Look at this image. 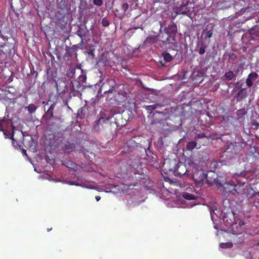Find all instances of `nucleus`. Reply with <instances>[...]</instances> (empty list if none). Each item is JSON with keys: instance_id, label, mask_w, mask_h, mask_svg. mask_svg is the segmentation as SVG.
I'll use <instances>...</instances> for the list:
<instances>
[{"instance_id": "f257e3e1", "label": "nucleus", "mask_w": 259, "mask_h": 259, "mask_svg": "<svg viewBox=\"0 0 259 259\" xmlns=\"http://www.w3.org/2000/svg\"><path fill=\"white\" fill-rule=\"evenodd\" d=\"M192 162L191 166L195 168L196 170H198L197 172H195L193 176V179L195 181L197 185H201L204 183L212 185L215 183V179L212 182L208 181L206 175L202 170L201 167L204 166V162H198L196 158L193 157Z\"/></svg>"}, {"instance_id": "f03ea898", "label": "nucleus", "mask_w": 259, "mask_h": 259, "mask_svg": "<svg viewBox=\"0 0 259 259\" xmlns=\"http://www.w3.org/2000/svg\"><path fill=\"white\" fill-rule=\"evenodd\" d=\"M244 174L245 172H241L240 174H237L235 175L234 180L227 181L226 182L225 184H226L227 187L231 186L233 187V190L234 192H232L233 194L236 193L238 195H242L246 192V188L248 187L247 184L245 182H241L237 180V178L239 177H244Z\"/></svg>"}, {"instance_id": "7ed1b4c3", "label": "nucleus", "mask_w": 259, "mask_h": 259, "mask_svg": "<svg viewBox=\"0 0 259 259\" xmlns=\"http://www.w3.org/2000/svg\"><path fill=\"white\" fill-rule=\"evenodd\" d=\"M199 197L198 195H194L187 192H185L182 195V197L178 199L176 206L181 207H192L196 205L195 203L191 202L189 203L190 200H193Z\"/></svg>"}, {"instance_id": "20e7f679", "label": "nucleus", "mask_w": 259, "mask_h": 259, "mask_svg": "<svg viewBox=\"0 0 259 259\" xmlns=\"http://www.w3.org/2000/svg\"><path fill=\"white\" fill-rule=\"evenodd\" d=\"M194 5L188 3L187 0H184L181 4L178 6L176 10L177 14L188 15L194 12Z\"/></svg>"}, {"instance_id": "39448f33", "label": "nucleus", "mask_w": 259, "mask_h": 259, "mask_svg": "<svg viewBox=\"0 0 259 259\" xmlns=\"http://www.w3.org/2000/svg\"><path fill=\"white\" fill-rule=\"evenodd\" d=\"M2 38L5 42L4 45H1L2 51L4 53L5 55H11L14 53V49L15 47V40L13 38H7L3 35H2Z\"/></svg>"}, {"instance_id": "423d86ee", "label": "nucleus", "mask_w": 259, "mask_h": 259, "mask_svg": "<svg viewBox=\"0 0 259 259\" xmlns=\"http://www.w3.org/2000/svg\"><path fill=\"white\" fill-rule=\"evenodd\" d=\"M12 125L11 121L8 118L4 117L0 120V131H3L6 138L9 139L12 134L8 128Z\"/></svg>"}, {"instance_id": "0eeeda50", "label": "nucleus", "mask_w": 259, "mask_h": 259, "mask_svg": "<svg viewBox=\"0 0 259 259\" xmlns=\"http://www.w3.org/2000/svg\"><path fill=\"white\" fill-rule=\"evenodd\" d=\"M209 211L211 219L213 222L215 221L217 218H219L223 220L224 223L228 222V220H225L227 218L226 213H222L219 209H211L210 208Z\"/></svg>"}, {"instance_id": "6e6552de", "label": "nucleus", "mask_w": 259, "mask_h": 259, "mask_svg": "<svg viewBox=\"0 0 259 259\" xmlns=\"http://www.w3.org/2000/svg\"><path fill=\"white\" fill-rule=\"evenodd\" d=\"M67 183L70 185H76L88 189H94L95 187L92 184L88 182L84 179L78 178L76 181H69Z\"/></svg>"}, {"instance_id": "1a4fd4ad", "label": "nucleus", "mask_w": 259, "mask_h": 259, "mask_svg": "<svg viewBox=\"0 0 259 259\" xmlns=\"http://www.w3.org/2000/svg\"><path fill=\"white\" fill-rule=\"evenodd\" d=\"M258 76V75L256 72H252L250 73L246 80L247 85L248 87H251L252 85L253 82L257 78Z\"/></svg>"}, {"instance_id": "9d476101", "label": "nucleus", "mask_w": 259, "mask_h": 259, "mask_svg": "<svg viewBox=\"0 0 259 259\" xmlns=\"http://www.w3.org/2000/svg\"><path fill=\"white\" fill-rule=\"evenodd\" d=\"M109 85V88L107 91H106L105 92H111L112 93L113 90L114 89L115 86V82L114 80L113 79H109L108 80L107 82H105L102 86V88L107 89V86Z\"/></svg>"}, {"instance_id": "9b49d317", "label": "nucleus", "mask_w": 259, "mask_h": 259, "mask_svg": "<svg viewBox=\"0 0 259 259\" xmlns=\"http://www.w3.org/2000/svg\"><path fill=\"white\" fill-rule=\"evenodd\" d=\"M165 31L168 35L175 34L177 31V25L174 23H172L165 29Z\"/></svg>"}, {"instance_id": "f8f14e48", "label": "nucleus", "mask_w": 259, "mask_h": 259, "mask_svg": "<svg viewBox=\"0 0 259 259\" xmlns=\"http://www.w3.org/2000/svg\"><path fill=\"white\" fill-rule=\"evenodd\" d=\"M247 96V91L246 89H241L237 93L235 98L237 101H240L246 98Z\"/></svg>"}, {"instance_id": "ddd939ff", "label": "nucleus", "mask_w": 259, "mask_h": 259, "mask_svg": "<svg viewBox=\"0 0 259 259\" xmlns=\"http://www.w3.org/2000/svg\"><path fill=\"white\" fill-rule=\"evenodd\" d=\"M14 130H15V128L14 127H13V132H12L11 135L9 137V138H10L12 140V145L16 149H18V148L20 149L21 146L18 144L17 141L13 138L14 134Z\"/></svg>"}, {"instance_id": "4468645a", "label": "nucleus", "mask_w": 259, "mask_h": 259, "mask_svg": "<svg viewBox=\"0 0 259 259\" xmlns=\"http://www.w3.org/2000/svg\"><path fill=\"white\" fill-rule=\"evenodd\" d=\"M37 106L33 104H30L28 106L25 107L27 109L29 113L32 114L34 113L37 109Z\"/></svg>"}, {"instance_id": "2eb2a0df", "label": "nucleus", "mask_w": 259, "mask_h": 259, "mask_svg": "<svg viewBox=\"0 0 259 259\" xmlns=\"http://www.w3.org/2000/svg\"><path fill=\"white\" fill-rule=\"evenodd\" d=\"M225 77L227 80H231L235 77V74L232 71H229L225 73Z\"/></svg>"}, {"instance_id": "dca6fc26", "label": "nucleus", "mask_w": 259, "mask_h": 259, "mask_svg": "<svg viewBox=\"0 0 259 259\" xmlns=\"http://www.w3.org/2000/svg\"><path fill=\"white\" fill-rule=\"evenodd\" d=\"M197 143L194 141L189 142L186 145V149L188 150L192 151L196 148Z\"/></svg>"}, {"instance_id": "f3484780", "label": "nucleus", "mask_w": 259, "mask_h": 259, "mask_svg": "<svg viewBox=\"0 0 259 259\" xmlns=\"http://www.w3.org/2000/svg\"><path fill=\"white\" fill-rule=\"evenodd\" d=\"M162 55L164 61L166 62H169L172 59V56L168 53H163Z\"/></svg>"}, {"instance_id": "a211bd4d", "label": "nucleus", "mask_w": 259, "mask_h": 259, "mask_svg": "<svg viewBox=\"0 0 259 259\" xmlns=\"http://www.w3.org/2000/svg\"><path fill=\"white\" fill-rule=\"evenodd\" d=\"M76 34L79 36L81 40H83V37L85 35V32L84 30L81 28H79L76 31Z\"/></svg>"}, {"instance_id": "6ab92c4d", "label": "nucleus", "mask_w": 259, "mask_h": 259, "mask_svg": "<svg viewBox=\"0 0 259 259\" xmlns=\"http://www.w3.org/2000/svg\"><path fill=\"white\" fill-rule=\"evenodd\" d=\"M134 186H133V185H130V186H128V185H124L123 187H122L121 189H122V192L125 193V194H130V193L128 192V190H131L132 189H133V187Z\"/></svg>"}, {"instance_id": "aec40b11", "label": "nucleus", "mask_w": 259, "mask_h": 259, "mask_svg": "<svg viewBox=\"0 0 259 259\" xmlns=\"http://www.w3.org/2000/svg\"><path fill=\"white\" fill-rule=\"evenodd\" d=\"M159 106V105L157 104L149 105L146 106V109L150 111V113H151L154 110L156 109Z\"/></svg>"}, {"instance_id": "412c9836", "label": "nucleus", "mask_w": 259, "mask_h": 259, "mask_svg": "<svg viewBox=\"0 0 259 259\" xmlns=\"http://www.w3.org/2000/svg\"><path fill=\"white\" fill-rule=\"evenodd\" d=\"M233 244L231 242L221 243L220 246L222 248H229L232 247Z\"/></svg>"}, {"instance_id": "4be33fe9", "label": "nucleus", "mask_w": 259, "mask_h": 259, "mask_svg": "<svg viewBox=\"0 0 259 259\" xmlns=\"http://www.w3.org/2000/svg\"><path fill=\"white\" fill-rule=\"evenodd\" d=\"M93 3L95 5L100 7L103 5V0H93Z\"/></svg>"}, {"instance_id": "5701e85b", "label": "nucleus", "mask_w": 259, "mask_h": 259, "mask_svg": "<svg viewBox=\"0 0 259 259\" xmlns=\"http://www.w3.org/2000/svg\"><path fill=\"white\" fill-rule=\"evenodd\" d=\"M101 23H102V25L104 27H107L109 25V21L105 18H103L102 19Z\"/></svg>"}, {"instance_id": "b1692460", "label": "nucleus", "mask_w": 259, "mask_h": 259, "mask_svg": "<svg viewBox=\"0 0 259 259\" xmlns=\"http://www.w3.org/2000/svg\"><path fill=\"white\" fill-rule=\"evenodd\" d=\"M128 4L125 3L122 5L121 9L124 12H125L128 9Z\"/></svg>"}, {"instance_id": "393cba45", "label": "nucleus", "mask_w": 259, "mask_h": 259, "mask_svg": "<svg viewBox=\"0 0 259 259\" xmlns=\"http://www.w3.org/2000/svg\"><path fill=\"white\" fill-rule=\"evenodd\" d=\"M205 52V47L202 46L199 50V53L201 55L204 54Z\"/></svg>"}, {"instance_id": "a878e982", "label": "nucleus", "mask_w": 259, "mask_h": 259, "mask_svg": "<svg viewBox=\"0 0 259 259\" xmlns=\"http://www.w3.org/2000/svg\"><path fill=\"white\" fill-rule=\"evenodd\" d=\"M101 119H99L98 121L97 122V123L94 126V128L95 130L98 131L99 130V124L101 122Z\"/></svg>"}, {"instance_id": "bb28decb", "label": "nucleus", "mask_w": 259, "mask_h": 259, "mask_svg": "<svg viewBox=\"0 0 259 259\" xmlns=\"http://www.w3.org/2000/svg\"><path fill=\"white\" fill-rule=\"evenodd\" d=\"M237 113L238 115H244L245 113V111L244 109H242L238 110Z\"/></svg>"}, {"instance_id": "cd10ccee", "label": "nucleus", "mask_w": 259, "mask_h": 259, "mask_svg": "<svg viewBox=\"0 0 259 259\" xmlns=\"http://www.w3.org/2000/svg\"><path fill=\"white\" fill-rule=\"evenodd\" d=\"M236 88H237V89H240L242 85V81L240 80V81H237L236 83Z\"/></svg>"}, {"instance_id": "c85d7f7f", "label": "nucleus", "mask_w": 259, "mask_h": 259, "mask_svg": "<svg viewBox=\"0 0 259 259\" xmlns=\"http://www.w3.org/2000/svg\"><path fill=\"white\" fill-rule=\"evenodd\" d=\"M212 36V32L210 31H208L207 32H206V37H207V38H210Z\"/></svg>"}, {"instance_id": "c756f323", "label": "nucleus", "mask_w": 259, "mask_h": 259, "mask_svg": "<svg viewBox=\"0 0 259 259\" xmlns=\"http://www.w3.org/2000/svg\"><path fill=\"white\" fill-rule=\"evenodd\" d=\"M5 94V91H4L3 90L0 89V100L3 98Z\"/></svg>"}, {"instance_id": "7c9ffc66", "label": "nucleus", "mask_w": 259, "mask_h": 259, "mask_svg": "<svg viewBox=\"0 0 259 259\" xmlns=\"http://www.w3.org/2000/svg\"><path fill=\"white\" fill-rule=\"evenodd\" d=\"M197 137L198 139H202L205 137V135L203 133L199 134L197 135Z\"/></svg>"}, {"instance_id": "2f4dec72", "label": "nucleus", "mask_w": 259, "mask_h": 259, "mask_svg": "<svg viewBox=\"0 0 259 259\" xmlns=\"http://www.w3.org/2000/svg\"><path fill=\"white\" fill-rule=\"evenodd\" d=\"M5 57L6 55L4 54V53L2 52V50H0V60L5 58Z\"/></svg>"}, {"instance_id": "473e14b6", "label": "nucleus", "mask_w": 259, "mask_h": 259, "mask_svg": "<svg viewBox=\"0 0 259 259\" xmlns=\"http://www.w3.org/2000/svg\"><path fill=\"white\" fill-rule=\"evenodd\" d=\"M238 224H239V227L241 228L242 226L244 225V223L241 221H239Z\"/></svg>"}, {"instance_id": "72a5a7b5", "label": "nucleus", "mask_w": 259, "mask_h": 259, "mask_svg": "<svg viewBox=\"0 0 259 259\" xmlns=\"http://www.w3.org/2000/svg\"><path fill=\"white\" fill-rule=\"evenodd\" d=\"M65 150L68 153L72 151L70 148H67V145L65 146Z\"/></svg>"}, {"instance_id": "f704fd0d", "label": "nucleus", "mask_w": 259, "mask_h": 259, "mask_svg": "<svg viewBox=\"0 0 259 259\" xmlns=\"http://www.w3.org/2000/svg\"><path fill=\"white\" fill-rule=\"evenodd\" d=\"M22 153H23L24 155H26V156H27V153H26V151L25 149H22Z\"/></svg>"}, {"instance_id": "c9c22d12", "label": "nucleus", "mask_w": 259, "mask_h": 259, "mask_svg": "<svg viewBox=\"0 0 259 259\" xmlns=\"http://www.w3.org/2000/svg\"><path fill=\"white\" fill-rule=\"evenodd\" d=\"M252 125L255 126H257L259 125V124L257 122H253Z\"/></svg>"}, {"instance_id": "e433bc0d", "label": "nucleus", "mask_w": 259, "mask_h": 259, "mask_svg": "<svg viewBox=\"0 0 259 259\" xmlns=\"http://www.w3.org/2000/svg\"><path fill=\"white\" fill-rule=\"evenodd\" d=\"M95 198H96V200L97 201H99L100 200V199H101V197L100 196H96Z\"/></svg>"}, {"instance_id": "4c0bfd02", "label": "nucleus", "mask_w": 259, "mask_h": 259, "mask_svg": "<svg viewBox=\"0 0 259 259\" xmlns=\"http://www.w3.org/2000/svg\"><path fill=\"white\" fill-rule=\"evenodd\" d=\"M51 107L48 110V112H50L51 114H52V111L53 109H51Z\"/></svg>"}, {"instance_id": "58836bf2", "label": "nucleus", "mask_w": 259, "mask_h": 259, "mask_svg": "<svg viewBox=\"0 0 259 259\" xmlns=\"http://www.w3.org/2000/svg\"><path fill=\"white\" fill-rule=\"evenodd\" d=\"M236 224H233V225H232V228H233V229H234V227H236Z\"/></svg>"}, {"instance_id": "ea45409f", "label": "nucleus", "mask_w": 259, "mask_h": 259, "mask_svg": "<svg viewBox=\"0 0 259 259\" xmlns=\"http://www.w3.org/2000/svg\"><path fill=\"white\" fill-rule=\"evenodd\" d=\"M81 78H82V80H83V79H85V77H84V76L81 77H80V79H81Z\"/></svg>"}, {"instance_id": "a19ab883", "label": "nucleus", "mask_w": 259, "mask_h": 259, "mask_svg": "<svg viewBox=\"0 0 259 259\" xmlns=\"http://www.w3.org/2000/svg\"><path fill=\"white\" fill-rule=\"evenodd\" d=\"M239 71V69L238 68L237 69L236 71V73H237Z\"/></svg>"}, {"instance_id": "79ce46f5", "label": "nucleus", "mask_w": 259, "mask_h": 259, "mask_svg": "<svg viewBox=\"0 0 259 259\" xmlns=\"http://www.w3.org/2000/svg\"><path fill=\"white\" fill-rule=\"evenodd\" d=\"M21 134H22V136L23 137L24 136V135H23V133L22 132H21Z\"/></svg>"}, {"instance_id": "37998d69", "label": "nucleus", "mask_w": 259, "mask_h": 259, "mask_svg": "<svg viewBox=\"0 0 259 259\" xmlns=\"http://www.w3.org/2000/svg\"><path fill=\"white\" fill-rule=\"evenodd\" d=\"M51 229H48V231H50V230H51Z\"/></svg>"}, {"instance_id": "c03bdc74", "label": "nucleus", "mask_w": 259, "mask_h": 259, "mask_svg": "<svg viewBox=\"0 0 259 259\" xmlns=\"http://www.w3.org/2000/svg\"><path fill=\"white\" fill-rule=\"evenodd\" d=\"M228 224L229 225H231V222H228Z\"/></svg>"}, {"instance_id": "a18cd8bd", "label": "nucleus", "mask_w": 259, "mask_h": 259, "mask_svg": "<svg viewBox=\"0 0 259 259\" xmlns=\"http://www.w3.org/2000/svg\"><path fill=\"white\" fill-rule=\"evenodd\" d=\"M240 68H243V66H242V65L241 66V65H240Z\"/></svg>"}, {"instance_id": "49530a36", "label": "nucleus", "mask_w": 259, "mask_h": 259, "mask_svg": "<svg viewBox=\"0 0 259 259\" xmlns=\"http://www.w3.org/2000/svg\"><path fill=\"white\" fill-rule=\"evenodd\" d=\"M168 43H173V42H170V41H168Z\"/></svg>"}]
</instances>
